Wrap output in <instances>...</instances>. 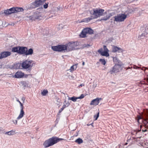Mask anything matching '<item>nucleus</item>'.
<instances>
[{"instance_id":"nucleus-1","label":"nucleus","mask_w":148,"mask_h":148,"mask_svg":"<svg viewBox=\"0 0 148 148\" xmlns=\"http://www.w3.org/2000/svg\"><path fill=\"white\" fill-rule=\"evenodd\" d=\"M79 45V42L77 41H71L65 45H58L52 46L51 49L54 51L63 52L65 51L68 52L78 49L77 47Z\"/></svg>"},{"instance_id":"nucleus-2","label":"nucleus","mask_w":148,"mask_h":148,"mask_svg":"<svg viewBox=\"0 0 148 148\" xmlns=\"http://www.w3.org/2000/svg\"><path fill=\"white\" fill-rule=\"evenodd\" d=\"M65 140L63 138L53 136L46 140L43 143V145L45 148H47L53 145L60 141Z\"/></svg>"},{"instance_id":"nucleus-3","label":"nucleus","mask_w":148,"mask_h":148,"mask_svg":"<svg viewBox=\"0 0 148 148\" xmlns=\"http://www.w3.org/2000/svg\"><path fill=\"white\" fill-rule=\"evenodd\" d=\"M24 10L23 9L20 7H14L9 9L5 10L4 13L5 15H8L11 14L17 13L20 12H23Z\"/></svg>"},{"instance_id":"nucleus-4","label":"nucleus","mask_w":148,"mask_h":148,"mask_svg":"<svg viewBox=\"0 0 148 148\" xmlns=\"http://www.w3.org/2000/svg\"><path fill=\"white\" fill-rule=\"evenodd\" d=\"M93 10L92 15L94 18H97L103 16L105 11L104 10L100 8H94Z\"/></svg>"},{"instance_id":"nucleus-5","label":"nucleus","mask_w":148,"mask_h":148,"mask_svg":"<svg viewBox=\"0 0 148 148\" xmlns=\"http://www.w3.org/2000/svg\"><path fill=\"white\" fill-rule=\"evenodd\" d=\"M34 63V62L33 61L27 60L23 62L21 66L24 69H28L30 70L32 67Z\"/></svg>"},{"instance_id":"nucleus-6","label":"nucleus","mask_w":148,"mask_h":148,"mask_svg":"<svg viewBox=\"0 0 148 148\" xmlns=\"http://www.w3.org/2000/svg\"><path fill=\"white\" fill-rule=\"evenodd\" d=\"M93 30L90 28L86 27L84 28L82 31L79 35V36L81 38H85L87 37V34H92L93 33Z\"/></svg>"},{"instance_id":"nucleus-7","label":"nucleus","mask_w":148,"mask_h":148,"mask_svg":"<svg viewBox=\"0 0 148 148\" xmlns=\"http://www.w3.org/2000/svg\"><path fill=\"white\" fill-rule=\"evenodd\" d=\"M127 15L124 14H121L115 16L114 18V21L116 22H122L124 21L126 18Z\"/></svg>"},{"instance_id":"nucleus-8","label":"nucleus","mask_w":148,"mask_h":148,"mask_svg":"<svg viewBox=\"0 0 148 148\" xmlns=\"http://www.w3.org/2000/svg\"><path fill=\"white\" fill-rule=\"evenodd\" d=\"M121 65V64H115L110 71V73L112 74L120 72L122 70Z\"/></svg>"},{"instance_id":"nucleus-9","label":"nucleus","mask_w":148,"mask_h":148,"mask_svg":"<svg viewBox=\"0 0 148 148\" xmlns=\"http://www.w3.org/2000/svg\"><path fill=\"white\" fill-rule=\"evenodd\" d=\"M102 100V99L101 98L97 97L96 99L92 100L90 104L91 105L96 106L99 104L100 101Z\"/></svg>"},{"instance_id":"nucleus-10","label":"nucleus","mask_w":148,"mask_h":148,"mask_svg":"<svg viewBox=\"0 0 148 148\" xmlns=\"http://www.w3.org/2000/svg\"><path fill=\"white\" fill-rule=\"evenodd\" d=\"M18 54L20 55L24 54L25 55L26 51L27 50V47H24L19 46Z\"/></svg>"},{"instance_id":"nucleus-11","label":"nucleus","mask_w":148,"mask_h":148,"mask_svg":"<svg viewBox=\"0 0 148 148\" xmlns=\"http://www.w3.org/2000/svg\"><path fill=\"white\" fill-rule=\"evenodd\" d=\"M103 49L101 48L98 50V52L101 55L103 56L108 57L109 56V55L108 53L106 51H103Z\"/></svg>"},{"instance_id":"nucleus-12","label":"nucleus","mask_w":148,"mask_h":148,"mask_svg":"<svg viewBox=\"0 0 148 148\" xmlns=\"http://www.w3.org/2000/svg\"><path fill=\"white\" fill-rule=\"evenodd\" d=\"M24 75V73L21 71H18L15 74L14 77L17 78H20L23 77Z\"/></svg>"},{"instance_id":"nucleus-13","label":"nucleus","mask_w":148,"mask_h":148,"mask_svg":"<svg viewBox=\"0 0 148 148\" xmlns=\"http://www.w3.org/2000/svg\"><path fill=\"white\" fill-rule=\"evenodd\" d=\"M1 55L2 59L8 57L11 55V53L9 51H3L1 52Z\"/></svg>"},{"instance_id":"nucleus-14","label":"nucleus","mask_w":148,"mask_h":148,"mask_svg":"<svg viewBox=\"0 0 148 148\" xmlns=\"http://www.w3.org/2000/svg\"><path fill=\"white\" fill-rule=\"evenodd\" d=\"M119 51V52H122L123 50L120 47H117L116 46H113L112 47V51L113 52H116Z\"/></svg>"},{"instance_id":"nucleus-15","label":"nucleus","mask_w":148,"mask_h":148,"mask_svg":"<svg viewBox=\"0 0 148 148\" xmlns=\"http://www.w3.org/2000/svg\"><path fill=\"white\" fill-rule=\"evenodd\" d=\"M25 114V112L23 109H21L20 114L17 118L16 119L18 120L21 119L23 117Z\"/></svg>"},{"instance_id":"nucleus-16","label":"nucleus","mask_w":148,"mask_h":148,"mask_svg":"<svg viewBox=\"0 0 148 148\" xmlns=\"http://www.w3.org/2000/svg\"><path fill=\"white\" fill-rule=\"evenodd\" d=\"M44 3V1H42V0H39L36 1H35L34 3V4L36 7H38L41 5H42Z\"/></svg>"},{"instance_id":"nucleus-17","label":"nucleus","mask_w":148,"mask_h":148,"mask_svg":"<svg viewBox=\"0 0 148 148\" xmlns=\"http://www.w3.org/2000/svg\"><path fill=\"white\" fill-rule=\"evenodd\" d=\"M112 16V14H111L110 13L109 14L107 15L106 16L101 18L100 20V21H107V20L109 19Z\"/></svg>"},{"instance_id":"nucleus-18","label":"nucleus","mask_w":148,"mask_h":148,"mask_svg":"<svg viewBox=\"0 0 148 148\" xmlns=\"http://www.w3.org/2000/svg\"><path fill=\"white\" fill-rule=\"evenodd\" d=\"M19 46L14 47L12 48V51L13 52L17 53L18 54Z\"/></svg>"},{"instance_id":"nucleus-19","label":"nucleus","mask_w":148,"mask_h":148,"mask_svg":"<svg viewBox=\"0 0 148 148\" xmlns=\"http://www.w3.org/2000/svg\"><path fill=\"white\" fill-rule=\"evenodd\" d=\"M33 53V50L32 49H30L26 51L25 55H32Z\"/></svg>"},{"instance_id":"nucleus-20","label":"nucleus","mask_w":148,"mask_h":148,"mask_svg":"<svg viewBox=\"0 0 148 148\" xmlns=\"http://www.w3.org/2000/svg\"><path fill=\"white\" fill-rule=\"evenodd\" d=\"M92 19V18H84L83 19L82 21H81V22H86L88 23Z\"/></svg>"},{"instance_id":"nucleus-21","label":"nucleus","mask_w":148,"mask_h":148,"mask_svg":"<svg viewBox=\"0 0 148 148\" xmlns=\"http://www.w3.org/2000/svg\"><path fill=\"white\" fill-rule=\"evenodd\" d=\"M15 132V130H12L10 131L6 132L5 134H8L9 135H13L14 134V133Z\"/></svg>"},{"instance_id":"nucleus-22","label":"nucleus","mask_w":148,"mask_h":148,"mask_svg":"<svg viewBox=\"0 0 148 148\" xmlns=\"http://www.w3.org/2000/svg\"><path fill=\"white\" fill-rule=\"evenodd\" d=\"M75 142L77 143L78 144H80L83 142L82 140L79 138L77 139L75 141Z\"/></svg>"},{"instance_id":"nucleus-23","label":"nucleus","mask_w":148,"mask_h":148,"mask_svg":"<svg viewBox=\"0 0 148 148\" xmlns=\"http://www.w3.org/2000/svg\"><path fill=\"white\" fill-rule=\"evenodd\" d=\"M78 99V97H76L75 96H73L69 98V99L75 102L77 101V100Z\"/></svg>"},{"instance_id":"nucleus-24","label":"nucleus","mask_w":148,"mask_h":148,"mask_svg":"<svg viewBox=\"0 0 148 148\" xmlns=\"http://www.w3.org/2000/svg\"><path fill=\"white\" fill-rule=\"evenodd\" d=\"M48 93V91L47 90H44L41 92V94L43 96H45Z\"/></svg>"},{"instance_id":"nucleus-25","label":"nucleus","mask_w":148,"mask_h":148,"mask_svg":"<svg viewBox=\"0 0 148 148\" xmlns=\"http://www.w3.org/2000/svg\"><path fill=\"white\" fill-rule=\"evenodd\" d=\"M99 61L103 65H105L106 64V62L104 59H100Z\"/></svg>"},{"instance_id":"nucleus-26","label":"nucleus","mask_w":148,"mask_h":148,"mask_svg":"<svg viewBox=\"0 0 148 148\" xmlns=\"http://www.w3.org/2000/svg\"><path fill=\"white\" fill-rule=\"evenodd\" d=\"M34 17L35 20L36 19H41L42 18V16L40 15H38L36 16L35 14H34Z\"/></svg>"},{"instance_id":"nucleus-27","label":"nucleus","mask_w":148,"mask_h":148,"mask_svg":"<svg viewBox=\"0 0 148 148\" xmlns=\"http://www.w3.org/2000/svg\"><path fill=\"white\" fill-rule=\"evenodd\" d=\"M74 65H73L71 67L70 69L71 72L74 71L76 69L77 67H75V68L74 67Z\"/></svg>"},{"instance_id":"nucleus-28","label":"nucleus","mask_w":148,"mask_h":148,"mask_svg":"<svg viewBox=\"0 0 148 148\" xmlns=\"http://www.w3.org/2000/svg\"><path fill=\"white\" fill-rule=\"evenodd\" d=\"M29 18L30 20H31L32 21H35V18L34 17V15L33 16H30Z\"/></svg>"},{"instance_id":"nucleus-29","label":"nucleus","mask_w":148,"mask_h":148,"mask_svg":"<svg viewBox=\"0 0 148 148\" xmlns=\"http://www.w3.org/2000/svg\"><path fill=\"white\" fill-rule=\"evenodd\" d=\"M143 123L144 124H145V126L147 125V124L148 123V119H147L144 120V121H143Z\"/></svg>"},{"instance_id":"nucleus-30","label":"nucleus","mask_w":148,"mask_h":148,"mask_svg":"<svg viewBox=\"0 0 148 148\" xmlns=\"http://www.w3.org/2000/svg\"><path fill=\"white\" fill-rule=\"evenodd\" d=\"M48 4H49L48 2H47V3H45V4L44 5L43 7L44 8L46 9L48 7Z\"/></svg>"},{"instance_id":"nucleus-31","label":"nucleus","mask_w":148,"mask_h":148,"mask_svg":"<svg viewBox=\"0 0 148 148\" xmlns=\"http://www.w3.org/2000/svg\"><path fill=\"white\" fill-rule=\"evenodd\" d=\"M99 116V112H98L97 115H95L94 118L95 119V120H97Z\"/></svg>"},{"instance_id":"nucleus-32","label":"nucleus","mask_w":148,"mask_h":148,"mask_svg":"<svg viewBox=\"0 0 148 148\" xmlns=\"http://www.w3.org/2000/svg\"><path fill=\"white\" fill-rule=\"evenodd\" d=\"M103 49L104 50V51H106L107 52L109 51V50L108 49H107V47L106 46L104 45L103 47Z\"/></svg>"},{"instance_id":"nucleus-33","label":"nucleus","mask_w":148,"mask_h":148,"mask_svg":"<svg viewBox=\"0 0 148 148\" xmlns=\"http://www.w3.org/2000/svg\"><path fill=\"white\" fill-rule=\"evenodd\" d=\"M84 97V95L83 94H82L79 97H78V99H82Z\"/></svg>"},{"instance_id":"nucleus-34","label":"nucleus","mask_w":148,"mask_h":148,"mask_svg":"<svg viewBox=\"0 0 148 148\" xmlns=\"http://www.w3.org/2000/svg\"><path fill=\"white\" fill-rule=\"evenodd\" d=\"M20 104L21 108V109H23L24 107L23 104L21 102H20Z\"/></svg>"},{"instance_id":"nucleus-35","label":"nucleus","mask_w":148,"mask_h":148,"mask_svg":"<svg viewBox=\"0 0 148 148\" xmlns=\"http://www.w3.org/2000/svg\"><path fill=\"white\" fill-rule=\"evenodd\" d=\"M147 33H143L141 34L140 35L141 37L144 36L145 37V35L147 34Z\"/></svg>"},{"instance_id":"nucleus-36","label":"nucleus","mask_w":148,"mask_h":148,"mask_svg":"<svg viewBox=\"0 0 148 148\" xmlns=\"http://www.w3.org/2000/svg\"><path fill=\"white\" fill-rule=\"evenodd\" d=\"M137 119H138V121L139 122V120L140 119H142V117L140 116H139L138 115V116H137Z\"/></svg>"},{"instance_id":"nucleus-37","label":"nucleus","mask_w":148,"mask_h":148,"mask_svg":"<svg viewBox=\"0 0 148 148\" xmlns=\"http://www.w3.org/2000/svg\"><path fill=\"white\" fill-rule=\"evenodd\" d=\"M17 120H15L14 121H13V123L15 125H17Z\"/></svg>"},{"instance_id":"nucleus-38","label":"nucleus","mask_w":148,"mask_h":148,"mask_svg":"<svg viewBox=\"0 0 148 148\" xmlns=\"http://www.w3.org/2000/svg\"><path fill=\"white\" fill-rule=\"evenodd\" d=\"M84 85H85L84 84H81L79 85V86L78 87H79V88H81V87H82L83 86H84Z\"/></svg>"},{"instance_id":"nucleus-39","label":"nucleus","mask_w":148,"mask_h":148,"mask_svg":"<svg viewBox=\"0 0 148 148\" xmlns=\"http://www.w3.org/2000/svg\"><path fill=\"white\" fill-rule=\"evenodd\" d=\"M64 109L62 107L59 110V113H61Z\"/></svg>"},{"instance_id":"nucleus-40","label":"nucleus","mask_w":148,"mask_h":148,"mask_svg":"<svg viewBox=\"0 0 148 148\" xmlns=\"http://www.w3.org/2000/svg\"><path fill=\"white\" fill-rule=\"evenodd\" d=\"M66 105H65V104L62 107V108H63L64 109L65 108H66Z\"/></svg>"},{"instance_id":"nucleus-41","label":"nucleus","mask_w":148,"mask_h":148,"mask_svg":"<svg viewBox=\"0 0 148 148\" xmlns=\"http://www.w3.org/2000/svg\"><path fill=\"white\" fill-rule=\"evenodd\" d=\"M83 46H84L83 47H86L87 46H89V45H86L85 44V45H84Z\"/></svg>"},{"instance_id":"nucleus-42","label":"nucleus","mask_w":148,"mask_h":148,"mask_svg":"<svg viewBox=\"0 0 148 148\" xmlns=\"http://www.w3.org/2000/svg\"><path fill=\"white\" fill-rule=\"evenodd\" d=\"M147 131V130L145 129V130H143V129L142 130V131L143 132H145Z\"/></svg>"},{"instance_id":"nucleus-43","label":"nucleus","mask_w":148,"mask_h":148,"mask_svg":"<svg viewBox=\"0 0 148 148\" xmlns=\"http://www.w3.org/2000/svg\"><path fill=\"white\" fill-rule=\"evenodd\" d=\"M78 64L77 63V64H75V65H74V66H75L76 67H77V66Z\"/></svg>"},{"instance_id":"nucleus-44","label":"nucleus","mask_w":148,"mask_h":148,"mask_svg":"<svg viewBox=\"0 0 148 148\" xmlns=\"http://www.w3.org/2000/svg\"><path fill=\"white\" fill-rule=\"evenodd\" d=\"M84 64H85V62H83H83H82V65H83V66H84Z\"/></svg>"},{"instance_id":"nucleus-45","label":"nucleus","mask_w":148,"mask_h":148,"mask_svg":"<svg viewBox=\"0 0 148 148\" xmlns=\"http://www.w3.org/2000/svg\"><path fill=\"white\" fill-rule=\"evenodd\" d=\"M17 101L19 102V104L20 103V102H21L18 99L17 100Z\"/></svg>"},{"instance_id":"nucleus-46","label":"nucleus","mask_w":148,"mask_h":148,"mask_svg":"<svg viewBox=\"0 0 148 148\" xmlns=\"http://www.w3.org/2000/svg\"><path fill=\"white\" fill-rule=\"evenodd\" d=\"M22 100L24 101L25 100V98L23 97L22 98Z\"/></svg>"},{"instance_id":"nucleus-47","label":"nucleus","mask_w":148,"mask_h":148,"mask_svg":"<svg viewBox=\"0 0 148 148\" xmlns=\"http://www.w3.org/2000/svg\"><path fill=\"white\" fill-rule=\"evenodd\" d=\"M92 124H93V123H91V124H87V125L88 126H89L90 125H92Z\"/></svg>"},{"instance_id":"nucleus-48","label":"nucleus","mask_w":148,"mask_h":148,"mask_svg":"<svg viewBox=\"0 0 148 148\" xmlns=\"http://www.w3.org/2000/svg\"><path fill=\"white\" fill-rule=\"evenodd\" d=\"M146 69H147L148 70V68H145V69L144 70V71H145Z\"/></svg>"},{"instance_id":"nucleus-49","label":"nucleus","mask_w":148,"mask_h":148,"mask_svg":"<svg viewBox=\"0 0 148 148\" xmlns=\"http://www.w3.org/2000/svg\"><path fill=\"white\" fill-rule=\"evenodd\" d=\"M2 59V58H1V53H0V59Z\"/></svg>"},{"instance_id":"nucleus-50","label":"nucleus","mask_w":148,"mask_h":148,"mask_svg":"<svg viewBox=\"0 0 148 148\" xmlns=\"http://www.w3.org/2000/svg\"><path fill=\"white\" fill-rule=\"evenodd\" d=\"M127 143H125V144L124 145H127Z\"/></svg>"},{"instance_id":"nucleus-51","label":"nucleus","mask_w":148,"mask_h":148,"mask_svg":"<svg viewBox=\"0 0 148 148\" xmlns=\"http://www.w3.org/2000/svg\"><path fill=\"white\" fill-rule=\"evenodd\" d=\"M46 0H42V1H44V3L46 1Z\"/></svg>"},{"instance_id":"nucleus-52","label":"nucleus","mask_w":148,"mask_h":148,"mask_svg":"<svg viewBox=\"0 0 148 148\" xmlns=\"http://www.w3.org/2000/svg\"><path fill=\"white\" fill-rule=\"evenodd\" d=\"M147 29H148V28H146L145 29L146 31H147Z\"/></svg>"},{"instance_id":"nucleus-53","label":"nucleus","mask_w":148,"mask_h":148,"mask_svg":"<svg viewBox=\"0 0 148 148\" xmlns=\"http://www.w3.org/2000/svg\"><path fill=\"white\" fill-rule=\"evenodd\" d=\"M130 138L129 139H128V140H127V142H128V141L129 140H130Z\"/></svg>"}]
</instances>
